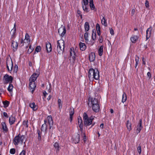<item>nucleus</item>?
Wrapping results in <instances>:
<instances>
[{
	"label": "nucleus",
	"mask_w": 155,
	"mask_h": 155,
	"mask_svg": "<svg viewBox=\"0 0 155 155\" xmlns=\"http://www.w3.org/2000/svg\"><path fill=\"white\" fill-rule=\"evenodd\" d=\"M83 140H84V143H85L86 141V136L85 135V134L84 133H83Z\"/></svg>",
	"instance_id": "54"
},
{
	"label": "nucleus",
	"mask_w": 155,
	"mask_h": 155,
	"mask_svg": "<svg viewBox=\"0 0 155 155\" xmlns=\"http://www.w3.org/2000/svg\"><path fill=\"white\" fill-rule=\"evenodd\" d=\"M135 12V10L134 9H132L131 12V14L132 15H134Z\"/></svg>",
	"instance_id": "62"
},
{
	"label": "nucleus",
	"mask_w": 155,
	"mask_h": 155,
	"mask_svg": "<svg viewBox=\"0 0 155 155\" xmlns=\"http://www.w3.org/2000/svg\"><path fill=\"white\" fill-rule=\"evenodd\" d=\"M145 5L147 8H148L149 7V3L147 0H146L145 2Z\"/></svg>",
	"instance_id": "52"
},
{
	"label": "nucleus",
	"mask_w": 155,
	"mask_h": 155,
	"mask_svg": "<svg viewBox=\"0 0 155 155\" xmlns=\"http://www.w3.org/2000/svg\"><path fill=\"white\" fill-rule=\"evenodd\" d=\"M2 103L3 104V107L5 108H6L10 104V102L7 100L2 101Z\"/></svg>",
	"instance_id": "32"
},
{
	"label": "nucleus",
	"mask_w": 155,
	"mask_h": 155,
	"mask_svg": "<svg viewBox=\"0 0 155 155\" xmlns=\"http://www.w3.org/2000/svg\"><path fill=\"white\" fill-rule=\"evenodd\" d=\"M95 58V55L94 52H92L89 54V59L90 62L94 61Z\"/></svg>",
	"instance_id": "17"
},
{
	"label": "nucleus",
	"mask_w": 155,
	"mask_h": 155,
	"mask_svg": "<svg viewBox=\"0 0 155 155\" xmlns=\"http://www.w3.org/2000/svg\"><path fill=\"white\" fill-rule=\"evenodd\" d=\"M147 76L149 78V79L151 77V75L150 73V72H148L147 73Z\"/></svg>",
	"instance_id": "59"
},
{
	"label": "nucleus",
	"mask_w": 155,
	"mask_h": 155,
	"mask_svg": "<svg viewBox=\"0 0 155 155\" xmlns=\"http://www.w3.org/2000/svg\"><path fill=\"white\" fill-rule=\"evenodd\" d=\"M127 100V95L125 92H124L122 95V102L124 103Z\"/></svg>",
	"instance_id": "35"
},
{
	"label": "nucleus",
	"mask_w": 155,
	"mask_h": 155,
	"mask_svg": "<svg viewBox=\"0 0 155 155\" xmlns=\"http://www.w3.org/2000/svg\"><path fill=\"white\" fill-rule=\"evenodd\" d=\"M22 125L25 126L26 128L28 127L29 123L28 120H25L23 121Z\"/></svg>",
	"instance_id": "39"
},
{
	"label": "nucleus",
	"mask_w": 155,
	"mask_h": 155,
	"mask_svg": "<svg viewBox=\"0 0 155 155\" xmlns=\"http://www.w3.org/2000/svg\"><path fill=\"white\" fill-rule=\"evenodd\" d=\"M109 30H110V34L112 35H114V31L113 29L112 28H110Z\"/></svg>",
	"instance_id": "53"
},
{
	"label": "nucleus",
	"mask_w": 155,
	"mask_h": 155,
	"mask_svg": "<svg viewBox=\"0 0 155 155\" xmlns=\"http://www.w3.org/2000/svg\"><path fill=\"white\" fill-rule=\"evenodd\" d=\"M13 86L12 83H10L7 88V90L10 93L12 92L13 91Z\"/></svg>",
	"instance_id": "36"
},
{
	"label": "nucleus",
	"mask_w": 155,
	"mask_h": 155,
	"mask_svg": "<svg viewBox=\"0 0 155 155\" xmlns=\"http://www.w3.org/2000/svg\"><path fill=\"white\" fill-rule=\"evenodd\" d=\"M51 97L52 96L51 95H49L47 99V100L48 101H49L51 99Z\"/></svg>",
	"instance_id": "63"
},
{
	"label": "nucleus",
	"mask_w": 155,
	"mask_h": 155,
	"mask_svg": "<svg viewBox=\"0 0 155 155\" xmlns=\"http://www.w3.org/2000/svg\"><path fill=\"white\" fill-rule=\"evenodd\" d=\"M47 125L45 124H43L42 125L41 127V130L45 134L47 133Z\"/></svg>",
	"instance_id": "26"
},
{
	"label": "nucleus",
	"mask_w": 155,
	"mask_h": 155,
	"mask_svg": "<svg viewBox=\"0 0 155 155\" xmlns=\"http://www.w3.org/2000/svg\"><path fill=\"white\" fill-rule=\"evenodd\" d=\"M79 46L80 50L82 51H85L86 48V46L84 43L80 42Z\"/></svg>",
	"instance_id": "24"
},
{
	"label": "nucleus",
	"mask_w": 155,
	"mask_h": 155,
	"mask_svg": "<svg viewBox=\"0 0 155 155\" xmlns=\"http://www.w3.org/2000/svg\"><path fill=\"white\" fill-rule=\"evenodd\" d=\"M96 33L93 32L92 38L93 40H95L96 39Z\"/></svg>",
	"instance_id": "48"
},
{
	"label": "nucleus",
	"mask_w": 155,
	"mask_h": 155,
	"mask_svg": "<svg viewBox=\"0 0 155 155\" xmlns=\"http://www.w3.org/2000/svg\"><path fill=\"white\" fill-rule=\"evenodd\" d=\"M29 106L33 111H35L38 109V105L36 104L34 102L30 103L29 104Z\"/></svg>",
	"instance_id": "15"
},
{
	"label": "nucleus",
	"mask_w": 155,
	"mask_h": 155,
	"mask_svg": "<svg viewBox=\"0 0 155 155\" xmlns=\"http://www.w3.org/2000/svg\"><path fill=\"white\" fill-rule=\"evenodd\" d=\"M104 124L103 123H102L100 125V127L102 129H103L104 128Z\"/></svg>",
	"instance_id": "64"
},
{
	"label": "nucleus",
	"mask_w": 155,
	"mask_h": 155,
	"mask_svg": "<svg viewBox=\"0 0 155 155\" xmlns=\"http://www.w3.org/2000/svg\"><path fill=\"white\" fill-rule=\"evenodd\" d=\"M58 108L60 110L62 107V104L61 103V100L60 99H58Z\"/></svg>",
	"instance_id": "40"
},
{
	"label": "nucleus",
	"mask_w": 155,
	"mask_h": 155,
	"mask_svg": "<svg viewBox=\"0 0 155 155\" xmlns=\"http://www.w3.org/2000/svg\"><path fill=\"white\" fill-rule=\"evenodd\" d=\"M90 6L91 10H94L95 9V7L94 4L93 0H90Z\"/></svg>",
	"instance_id": "31"
},
{
	"label": "nucleus",
	"mask_w": 155,
	"mask_h": 155,
	"mask_svg": "<svg viewBox=\"0 0 155 155\" xmlns=\"http://www.w3.org/2000/svg\"><path fill=\"white\" fill-rule=\"evenodd\" d=\"M9 152L11 154H14L15 153V149L14 148L10 149Z\"/></svg>",
	"instance_id": "47"
},
{
	"label": "nucleus",
	"mask_w": 155,
	"mask_h": 155,
	"mask_svg": "<svg viewBox=\"0 0 155 155\" xmlns=\"http://www.w3.org/2000/svg\"><path fill=\"white\" fill-rule=\"evenodd\" d=\"M126 126L127 129L130 131L131 130V124L128 120L127 121Z\"/></svg>",
	"instance_id": "37"
},
{
	"label": "nucleus",
	"mask_w": 155,
	"mask_h": 155,
	"mask_svg": "<svg viewBox=\"0 0 155 155\" xmlns=\"http://www.w3.org/2000/svg\"><path fill=\"white\" fill-rule=\"evenodd\" d=\"M104 35H105V34H103L101 36H99V38L98 39V41H99V42L100 43H102L103 41L104 38L103 37V36Z\"/></svg>",
	"instance_id": "43"
},
{
	"label": "nucleus",
	"mask_w": 155,
	"mask_h": 155,
	"mask_svg": "<svg viewBox=\"0 0 155 155\" xmlns=\"http://www.w3.org/2000/svg\"><path fill=\"white\" fill-rule=\"evenodd\" d=\"M78 123L79 126H83V124L82 123V121L81 118V117L78 118Z\"/></svg>",
	"instance_id": "42"
},
{
	"label": "nucleus",
	"mask_w": 155,
	"mask_h": 155,
	"mask_svg": "<svg viewBox=\"0 0 155 155\" xmlns=\"http://www.w3.org/2000/svg\"><path fill=\"white\" fill-rule=\"evenodd\" d=\"M2 127L4 133H6L8 132V129L5 123L4 122L2 124Z\"/></svg>",
	"instance_id": "21"
},
{
	"label": "nucleus",
	"mask_w": 155,
	"mask_h": 155,
	"mask_svg": "<svg viewBox=\"0 0 155 155\" xmlns=\"http://www.w3.org/2000/svg\"><path fill=\"white\" fill-rule=\"evenodd\" d=\"M101 23L104 26L107 27V20L105 19V17H103L101 20Z\"/></svg>",
	"instance_id": "34"
},
{
	"label": "nucleus",
	"mask_w": 155,
	"mask_h": 155,
	"mask_svg": "<svg viewBox=\"0 0 155 155\" xmlns=\"http://www.w3.org/2000/svg\"><path fill=\"white\" fill-rule=\"evenodd\" d=\"M3 81L5 84L12 83L13 79V77L12 76H9L6 74L3 77Z\"/></svg>",
	"instance_id": "6"
},
{
	"label": "nucleus",
	"mask_w": 155,
	"mask_h": 155,
	"mask_svg": "<svg viewBox=\"0 0 155 155\" xmlns=\"http://www.w3.org/2000/svg\"><path fill=\"white\" fill-rule=\"evenodd\" d=\"M39 75V74H37L36 73H34L32 75H31L30 78V81L35 82V81L36 80Z\"/></svg>",
	"instance_id": "13"
},
{
	"label": "nucleus",
	"mask_w": 155,
	"mask_h": 155,
	"mask_svg": "<svg viewBox=\"0 0 155 155\" xmlns=\"http://www.w3.org/2000/svg\"><path fill=\"white\" fill-rule=\"evenodd\" d=\"M16 24L15 23L14 25L13 28L12 30L11 31V33H12V35L11 38V39H14L16 36Z\"/></svg>",
	"instance_id": "11"
},
{
	"label": "nucleus",
	"mask_w": 155,
	"mask_h": 155,
	"mask_svg": "<svg viewBox=\"0 0 155 155\" xmlns=\"http://www.w3.org/2000/svg\"><path fill=\"white\" fill-rule=\"evenodd\" d=\"M18 67L17 64H15L14 66V72H17L18 70Z\"/></svg>",
	"instance_id": "50"
},
{
	"label": "nucleus",
	"mask_w": 155,
	"mask_h": 155,
	"mask_svg": "<svg viewBox=\"0 0 155 155\" xmlns=\"http://www.w3.org/2000/svg\"><path fill=\"white\" fill-rule=\"evenodd\" d=\"M46 47L47 53H48L51 51V44L49 42L46 43Z\"/></svg>",
	"instance_id": "20"
},
{
	"label": "nucleus",
	"mask_w": 155,
	"mask_h": 155,
	"mask_svg": "<svg viewBox=\"0 0 155 155\" xmlns=\"http://www.w3.org/2000/svg\"><path fill=\"white\" fill-rule=\"evenodd\" d=\"M16 120V118L13 115H12L9 117V122L10 125H12L15 122Z\"/></svg>",
	"instance_id": "18"
},
{
	"label": "nucleus",
	"mask_w": 155,
	"mask_h": 155,
	"mask_svg": "<svg viewBox=\"0 0 155 155\" xmlns=\"http://www.w3.org/2000/svg\"><path fill=\"white\" fill-rule=\"evenodd\" d=\"M152 29V28L151 26H150V27L147 29L146 31V40H147L150 37Z\"/></svg>",
	"instance_id": "12"
},
{
	"label": "nucleus",
	"mask_w": 155,
	"mask_h": 155,
	"mask_svg": "<svg viewBox=\"0 0 155 155\" xmlns=\"http://www.w3.org/2000/svg\"><path fill=\"white\" fill-rule=\"evenodd\" d=\"M80 136L79 134L76 136L75 139L73 140V142L75 144L78 143L80 142Z\"/></svg>",
	"instance_id": "29"
},
{
	"label": "nucleus",
	"mask_w": 155,
	"mask_h": 155,
	"mask_svg": "<svg viewBox=\"0 0 155 155\" xmlns=\"http://www.w3.org/2000/svg\"><path fill=\"white\" fill-rule=\"evenodd\" d=\"M94 117L93 116L89 117L87 114L85 112L83 114V119L84 120V126L87 127L91 125Z\"/></svg>",
	"instance_id": "3"
},
{
	"label": "nucleus",
	"mask_w": 155,
	"mask_h": 155,
	"mask_svg": "<svg viewBox=\"0 0 155 155\" xmlns=\"http://www.w3.org/2000/svg\"><path fill=\"white\" fill-rule=\"evenodd\" d=\"M26 152L25 150H23L19 154V155H25Z\"/></svg>",
	"instance_id": "56"
},
{
	"label": "nucleus",
	"mask_w": 155,
	"mask_h": 155,
	"mask_svg": "<svg viewBox=\"0 0 155 155\" xmlns=\"http://www.w3.org/2000/svg\"><path fill=\"white\" fill-rule=\"evenodd\" d=\"M84 39L86 41V42L88 41V33L87 32H85L84 35Z\"/></svg>",
	"instance_id": "46"
},
{
	"label": "nucleus",
	"mask_w": 155,
	"mask_h": 155,
	"mask_svg": "<svg viewBox=\"0 0 155 155\" xmlns=\"http://www.w3.org/2000/svg\"><path fill=\"white\" fill-rule=\"evenodd\" d=\"M91 104L92 110L95 113L98 112L100 110L99 104L97 99L89 97L88 99L87 104Z\"/></svg>",
	"instance_id": "1"
},
{
	"label": "nucleus",
	"mask_w": 155,
	"mask_h": 155,
	"mask_svg": "<svg viewBox=\"0 0 155 155\" xmlns=\"http://www.w3.org/2000/svg\"><path fill=\"white\" fill-rule=\"evenodd\" d=\"M34 50L33 48L31 47V45L29 46V48L27 51V53L28 54H30Z\"/></svg>",
	"instance_id": "44"
},
{
	"label": "nucleus",
	"mask_w": 155,
	"mask_h": 155,
	"mask_svg": "<svg viewBox=\"0 0 155 155\" xmlns=\"http://www.w3.org/2000/svg\"><path fill=\"white\" fill-rule=\"evenodd\" d=\"M54 146L56 150V152L58 153L60 150V146L59 143L57 142H55L54 144Z\"/></svg>",
	"instance_id": "25"
},
{
	"label": "nucleus",
	"mask_w": 155,
	"mask_h": 155,
	"mask_svg": "<svg viewBox=\"0 0 155 155\" xmlns=\"http://www.w3.org/2000/svg\"><path fill=\"white\" fill-rule=\"evenodd\" d=\"M69 116H70V121L71 122L72 119H73V117L74 113V109H71L69 111Z\"/></svg>",
	"instance_id": "27"
},
{
	"label": "nucleus",
	"mask_w": 155,
	"mask_h": 155,
	"mask_svg": "<svg viewBox=\"0 0 155 155\" xmlns=\"http://www.w3.org/2000/svg\"><path fill=\"white\" fill-rule=\"evenodd\" d=\"M7 68L8 70V71L10 73H11L12 69H11V68H9V67L8 66V65H6Z\"/></svg>",
	"instance_id": "58"
},
{
	"label": "nucleus",
	"mask_w": 155,
	"mask_h": 155,
	"mask_svg": "<svg viewBox=\"0 0 155 155\" xmlns=\"http://www.w3.org/2000/svg\"><path fill=\"white\" fill-rule=\"evenodd\" d=\"M88 3V0H83L82 8L84 12H88L90 11Z\"/></svg>",
	"instance_id": "7"
},
{
	"label": "nucleus",
	"mask_w": 155,
	"mask_h": 155,
	"mask_svg": "<svg viewBox=\"0 0 155 155\" xmlns=\"http://www.w3.org/2000/svg\"><path fill=\"white\" fill-rule=\"evenodd\" d=\"M25 138V135H22L19 133L14 138L13 143L15 146L18 145L20 143L22 144Z\"/></svg>",
	"instance_id": "4"
},
{
	"label": "nucleus",
	"mask_w": 155,
	"mask_h": 155,
	"mask_svg": "<svg viewBox=\"0 0 155 155\" xmlns=\"http://www.w3.org/2000/svg\"><path fill=\"white\" fill-rule=\"evenodd\" d=\"M139 36L136 35H132L130 38L131 42L133 43H136L137 41Z\"/></svg>",
	"instance_id": "14"
},
{
	"label": "nucleus",
	"mask_w": 155,
	"mask_h": 155,
	"mask_svg": "<svg viewBox=\"0 0 155 155\" xmlns=\"http://www.w3.org/2000/svg\"><path fill=\"white\" fill-rule=\"evenodd\" d=\"M3 116L6 117V118H8V114L7 113L5 112H4L3 113Z\"/></svg>",
	"instance_id": "60"
},
{
	"label": "nucleus",
	"mask_w": 155,
	"mask_h": 155,
	"mask_svg": "<svg viewBox=\"0 0 155 155\" xmlns=\"http://www.w3.org/2000/svg\"><path fill=\"white\" fill-rule=\"evenodd\" d=\"M57 51L59 54L63 53L64 48V41L61 39L58 40L57 42Z\"/></svg>",
	"instance_id": "5"
},
{
	"label": "nucleus",
	"mask_w": 155,
	"mask_h": 155,
	"mask_svg": "<svg viewBox=\"0 0 155 155\" xmlns=\"http://www.w3.org/2000/svg\"><path fill=\"white\" fill-rule=\"evenodd\" d=\"M98 54L99 55L101 56L102 55L103 52V46L102 45L100 46L98 49Z\"/></svg>",
	"instance_id": "28"
},
{
	"label": "nucleus",
	"mask_w": 155,
	"mask_h": 155,
	"mask_svg": "<svg viewBox=\"0 0 155 155\" xmlns=\"http://www.w3.org/2000/svg\"><path fill=\"white\" fill-rule=\"evenodd\" d=\"M142 120L141 119H140L139 120L138 125L136 127V132L137 134L140 133L143 128V127L142 125Z\"/></svg>",
	"instance_id": "10"
},
{
	"label": "nucleus",
	"mask_w": 155,
	"mask_h": 155,
	"mask_svg": "<svg viewBox=\"0 0 155 155\" xmlns=\"http://www.w3.org/2000/svg\"><path fill=\"white\" fill-rule=\"evenodd\" d=\"M48 94V93L46 92V91H45L43 92V95L44 96V97H43L42 98L43 99H44V98L46 97V95Z\"/></svg>",
	"instance_id": "61"
},
{
	"label": "nucleus",
	"mask_w": 155,
	"mask_h": 155,
	"mask_svg": "<svg viewBox=\"0 0 155 155\" xmlns=\"http://www.w3.org/2000/svg\"><path fill=\"white\" fill-rule=\"evenodd\" d=\"M25 38L27 41H28L30 42V36H29L28 34L27 33H26L25 34Z\"/></svg>",
	"instance_id": "45"
},
{
	"label": "nucleus",
	"mask_w": 155,
	"mask_h": 155,
	"mask_svg": "<svg viewBox=\"0 0 155 155\" xmlns=\"http://www.w3.org/2000/svg\"><path fill=\"white\" fill-rule=\"evenodd\" d=\"M38 134V139L39 140H40L41 139L42 131H40L39 129H38L37 130Z\"/></svg>",
	"instance_id": "33"
},
{
	"label": "nucleus",
	"mask_w": 155,
	"mask_h": 155,
	"mask_svg": "<svg viewBox=\"0 0 155 155\" xmlns=\"http://www.w3.org/2000/svg\"><path fill=\"white\" fill-rule=\"evenodd\" d=\"M137 149L139 154H140L141 152V147L139 145L138 146V147L137 148Z\"/></svg>",
	"instance_id": "49"
},
{
	"label": "nucleus",
	"mask_w": 155,
	"mask_h": 155,
	"mask_svg": "<svg viewBox=\"0 0 155 155\" xmlns=\"http://www.w3.org/2000/svg\"><path fill=\"white\" fill-rule=\"evenodd\" d=\"M84 27L85 31L87 32L89 30V25L88 22H86L85 23Z\"/></svg>",
	"instance_id": "38"
},
{
	"label": "nucleus",
	"mask_w": 155,
	"mask_h": 155,
	"mask_svg": "<svg viewBox=\"0 0 155 155\" xmlns=\"http://www.w3.org/2000/svg\"><path fill=\"white\" fill-rule=\"evenodd\" d=\"M77 13L79 15L81 18H82V15L81 14V12L79 10H77Z\"/></svg>",
	"instance_id": "55"
},
{
	"label": "nucleus",
	"mask_w": 155,
	"mask_h": 155,
	"mask_svg": "<svg viewBox=\"0 0 155 155\" xmlns=\"http://www.w3.org/2000/svg\"><path fill=\"white\" fill-rule=\"evenodd\" d=\"M41 47L40 46H37L35 50V51L34 53V54H35L36 52L38 53L41 51Z\"/></svg>",
	"instance_id": "41"
},
{
	"label": "nucleus",
	"mask_w": 155,
	"mask_h": 155,
	"mask_svg": "<svg viewBox=\"0 0 155 155\" xmlns=\"http://www.w3.org/2000/svg\"><path fill=\"white\" fill-rule=\"evenodd\" d=\"M47 119L48 120V123L49 125V129H51L53 124V121L51 116H48L47 117Z\"/></svg>",
	"instance_id": "16"
},
{
	"label": "nucleus",
	"mask_w": 155,
	"mask_h": 155,
	"mask_svg": "<svg viewBox=\"0 0 155 155\" xmlns=\"http://www.w3.org/2000/svg\"><path fill=\"white\" fill-rule=\"evenodd\" d=\"M88 77L90 80H98L100 78L99 72L97 69L91 68L88 72Z\"/></svg>",
	"instance_id": "2"
},
{
	"label": "nucleus",
	"mask_w": 155,
	"mask_h": 155,
	"mask_svg": "<svg viewBox=\"0 0 155 155\" xmlns=\"http://www.w3.org/2000/svg\"><path fill=\"white\" fill-rule=\"evenodd\" d=\"M11 46L14 49H15L16 50L18 46V44L17 42H15L14 39L12 40V44L11 45ZM14 50V49H13Z\"/></svg>",
	"instance_id": "22"
},
{
	"label": "nucleus",
	"mask_w": 155,
	"mask_h": 155,
	"mask_svg": "<svg viewBox=\"0 0 155 155\" xmlns=\"http://www.w3.org/2000/svg\"><path fill=\"white\" fill-rule=\"evenodd\" d=\"M97 33L98 36H100L101 34V28L99 24L97 23L96 26Z\"/></svg>",
	"instance_id": "30"
},
{
	"label": "nucleus",
	"mask_w": 155,
	"mask_h": 155,
	"mask_svg": "<svg viewBox=\"0 0 155 155\" xmlns=\"http://www.w3.org/2000/svg\"><path fill=\"white\" fill-rule=\"evenodd\" d=\"M58 33L61 37H63L66 33L65 27V26H61L58 30Z\"/></svg>",
	"instance_id": "8"
},
{
	"label": "nucleus",
	"mask_w": 155,
	"mask_h": 155,
	"mask_svg": "<svg viewBox=\"0 0 155 155\" xmlns=\"http://www.w3.org/2000/svg\"><path fill=\"white\" fill-rule=\"evenodd\" d=\"M29 86L30 89L32 90V92H33L35 91L36 87L35 82L30 81Z\"/></svg>",
	"instance_id": "23"
},
{
	"label": "nucleus",
	"mask_w": 155,
	"mask_h": 155,
	"mask_svg": "<svg viewBox=\"0 0 155 155\" xmlns=\"http://www.w3.org/2000/svg\"><path fill=\"white\" fill-rule=\"evenodd\" d=\"M80 128V130L81 132V135L83 134V133H84L83 131V126H79Z\"/></svg>",
	"instance_id": "51"
},
{
	"label": "nucleus",
	"mask_w": 155,
	"mask_h": 155,
	"mask_svg": "<svg viewBox=\"0 0 155 155\" xmlns=\"http://www.w3.org/2000/svg\"><path fill=\"white\" fill-rule=\"evenodd\" d=\"M6 65H8L9 67L11 68V69H12L13 68V64L12 60L8 58L6 60Z\"/></svg>",
	"instance_id": "19"
},
{
	"label": "nucleus",
	"mask_w": 155,
	"mask_h": 155,
	"mask_svg": "<svg viewBox=\"0 0 155 155\" xmlns=\"http://www.w3.org/2000/svg\"><path fill=\"white\" fill-rule=\"evenodd\" d=\"M70 53L71 57L72 58V62L74 63L76 59V54L73 48H70Z\"/></svg>",
	"instance_id": "9"
},
{
	"label": "nucleus",
	"mask_w": 155,
	"mask_h": 155,
	"mask_svg": "<svg viewBox=\"0 0 155 155\" xmlns=\"http://www.w3.org/2000/svg\"><path fill=\"white\" fill-rule=\"evenodd\" d=\"M139 57L137 55H136L135 58V61L136 62H139Z\"/></svg>",
	"instance_id": "57"
}]
</instances>
